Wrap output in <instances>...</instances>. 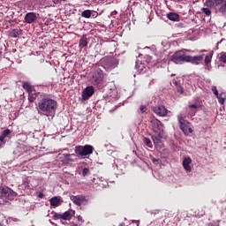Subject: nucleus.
<instances>
[{
    "label": "nucleus",
    "instance_id": "obj_39",
    "mask_svg": "<svg viewBox=\"0 0 226 226\" xmlns=\"http://www.w3.org/2000/svg\"><path fill=\"white\" fill-rule=\"evenodd\" d=\"M212 91H213L214 94H215V96L220 95L218 94L217 88L215 87H212Z\"/></svg>",
    "mask_w": 226,
    "mask_h": 226
},
{
    "label": "nucleus",
    "instance_id": "obj_36",
    "mask_svg": "<svg viewBox=\"0 0 226 226\" xmlns=\"http://www.w3.org/2000/svg\"><path fill=\"white\" fill-rule=\"evenodd\" d=\"M5 138L6 137H3L2 135L0 136V147L2 145H4L6 143Z\"/></svg>",
    "mask_w": 226,
    "mask_h": 226
},
{
    "label": "nucleus",
    "instance_id": "obj_11",
    "mask_svg": "<svg viewBox=\"0 0 226 226\" xmlns=\"http://www.w3.org/2000/svg\"><path fill=\"white\" fill-rule=\"evenodd\" d=\"M94 93H95V90L92 86L85 87V89L82 92V100L83 101L89 100Z\"/></svg>",
    "mask_w": 226,
    "mask_h": 226
},
{
    "label": "nucleus",
    "instance_id": "obj_34",
    "mask_svg": "<svg viewBox=\"0 0 226 226\" xmlns=\"http://www.w3.org/2000/svg\"><path fill=\"white\" fill-rule=\"evenodd\" d=\"M11 133V130L10 129H5L4 130V132H2V135L3 137L6 138L8 135H10Z\"/></svg>",
    "mask_w": 226,
    "mask_h": 226
},
{
    "label": "nucleus",
    "instance_id": "obj_24",
    "mask_svg": "<svg viewBox=\"0 0 226 226\" xmlns=\"http://www.w3.org/2000/svg\"><path fill=\"white\" fill-rule=\"evenodd\" d=\"M162 134H158L157 136H152V140L154 145H159L162 139Z\"/></svg>",
    "mask_w": 226,
    "mask_h": 226
},
{
    "label": "nucleus",
    "instance_id": "obj_7",
    "mask_svg": "<svg viewBox=\"0 0 226 226\" xmlns=\"http://www.w3.org/2000/svg\"><path fill=\"white\" fill-rule=\"evenodd\" d=\"M92 80L94 86H99L103 81V72L102 69L95 70Z\"/></svg>",
    "mask_w": 226,
    "mask_h": 226
},
{
    "label": "nucleus",
    "instance_id": "obj_13",
    "mask_svg": "<svg viewBox=\"0 0 226 226\" xmlns=\"http://www.w3.org/2000/svg\"><path fill=\"white\" fill-rule=\"evenodd\" d=\"M189 60L190 61H187L186 63H191L192 64L199 65L200 64H201V62H203L204 56H190Z\"/></svg>",
    "mask_w": 226,
    "mask_h": 226
},
{
    "label": "nucleus",
    "instance_id": "obj_38",
    "mask_svg": "<svg viewBox=\"0 0 226 226\" xmlns=\"http://www.w3.org/2000/svg\"><path fill=\"white\" fill-rule=\"evenodd\" d=\"M147 109V106H143V105L140 106V113L142 114L146 113Z\"/></svg>",
    "mask_w": 226,
    "mask_h": 226
},
{
    "label": "nucleus",
    "instance_id": "obj_3",
    "mask_svg": "<svg viewBox=\"0 0 226 226\" xmlns=\"http://www.w3.org/2000/svg\"><path fill=\"white\" fill-rule=\"evenodd\" d=\"M100 64L106 71L109 72L118 66L119 61L117 60V58H115L114 56H105L100 60Z\"/></svg>",
    "mask_w": 226,
    "mask_h": 226
},
{
    "label": "nucleus",
    "instance_id": "obj_22",
    "mask_svg": "<svg viewBox=\"0 0 226 226\" xmlns=\"http://www.w3.org/2000/svg\"><path fill=\"white\" fill-rule=\"evenodd\" d=\"M23 89L27 92V93H33L34 90H33V87L31 86V84H29L28 82H23Z\"/></svg>",
    "mask_w": 226,
    "mask_h": 226
},
{
    "label": "nucleus",
    "instance_id": "obj_45",
    "mask_svg": "<svg viewBox=\"0 0 226 226\" xmlns=\"http://www.w3.org/2000/svg\"><path fill=\"white\" fill-rule=\"evenodd\" d=\"M119 226H124V223H120Z\"/></svg>",
    "mask_w": 226,
    "mask_h": 226
},
{
    "label": "nucleus",
    "instance_id": "obj_37",
    "mask_svg": "<svg viewBox=\"0 0 226 226\" xmlns=\"http://www.w3.org/2000/svg\"><path fill=\"white\" fill-rule=\"evenodd\" d=\"M176 88H177V91L178 93H180L181 94H184V88L181 86L180 87H177Z\"/></svg>",
    "mask_w": 226,
    "mask_h": 226
},
{
    "label": "nucleus",
    "instance_id": "obj_5",
    "mask_svg": "<svg viewBox=\"0 0 226 226\" xmlns=\"http://www.w3.org/2000/svg\"><path fill=\"white\" fill-rule=\"evenodd\" d=\"M17 197V192L12 191L8 186H0V199L7 200H14Z\"/></svg>",
    "mask_w": 226,
    "mask_h": 226
},
{
    "label": "nucleus",
    "instance_id": "obj_19",
    "mask_svg": "<svg viewBox=\"0 0 226 226\" xmlns=\"http://www.w3.org/2000/svg\"><path fill=\"white\" fill-rule=\"evenodd\" d=\"M151 123L154 126V128H157L159 131H162L163 124L158 120L157 118L152 119Z\"/></svg>",
    "mask_w": 226,
    "mask_h": 226
},
{
    "label": "nucleus",
    "instance_id": "obj_14",
    "mask_svg": "<svg viewBox=\"0 0 226 226\" xmlns=\"http://www.w3.org/2000/svg\"><path fill=\"white\" fill-rule=\"evenodd\" d=\"M88 45L87 37L86 34H83L79 41V49L82 50L83 48H86Z\"/></svg>",
    "mask_w": 226,
    "mask_h": 226
},
{
    "label": "nucleus",
    "instance_id": "obj_6",
    "mask_svg": "<svg viewBox=\"0 0 226 226\" xmlns=\"http://www.w3.org/2000/svg\"><path fill=\"white\" fill-rule=\"evenodd\" d=\"M178 123H179V127H180V130L182 132H184V134L188 136L190 135L191 133H192V128H190L189 126V122L187 120H185L182 115H179L178 117Z\"/></svg>",
    "mask_w": 226,
    "mask_h": 226
},
{
    "label": "nucleus",
    "instance_id": "obj_28",
    "mask_svg": "<svg viewBox=\"0 0 226 226\" xmlns=\"http://www.w3.org/2000/svg\"><path fill=\"white\" fill-rule=\"evenodd\" d=\"M143 142H144V144L147 145V147H149V148H152V147H153L152 141L150 140L149 138L144 137Z\"/></svg>",
    "mask_w": 226,
    "mask_h": 226
},
{
    "label": "nucleus",
    "instance_id": "obj_8",
    "mask_svg": "<svg viewBox=\"0 0 226 226\" xmlns=\"http://www.w3.org/2000/svg\"><path fill=\"white\" fill-rule=\"evenodd\" d=\"M71 200L74 203V205L78 207H81L82 205H87L88 203V200L86 198V196H71Z\"/></svg>",
    "mask_w": 226,
    "mask_h": 226
},
{
    "label": "nucleus",
    "instance_id": "obj_25",
    "mask_svg": "<svg viewBox=\"0 0 226 226\" xmlns=\"http://www.w3.org/2000/svg\"><path fill=\"white\" fill-rule=\"evenodd\" d=\"M51 215H52L53 221L63 220L62 214H58V213L52 211Z\"/></svg>",
    "mask_w": 226,
    "mask_h": 226
},
{
    "label": "nucleus",
    "instance_id": "obj_41",
    "mask_svg": "<svg viewBox=\"0 0 226 226\" xmlns=\"http://www.w3.org/2000/svg\"><path fill=\"white\" fill-rule=\"evenodd\" d=\"M173 84L176 86V87H181V83H179V82H177L176 80L173 81Z\"/></svg>",
    "mask_w": 226,
    "mask_h": 226
},
{
    "label": "nucleus",
    "instance_id": "obj_30",
    "mask_svg": "<svg viewBox=\"0 0 226 226\" xmlns=\"http://www.w3.org/2000/svg\"><path fill=\"white\" fill-rule=\"evenodd\" d=\"M214 56V54L210 53V54H207L205 57V64L206 65H208L210 63H211V60H212V56Z\"/></svg>",
    "mask_w": 226,
    "mask_h": 226
},
{
    "label": "nucleus",
    "instance_id": "obj_27",
    "mask_svg": "<svg viewBox=\"0 0 226 226\" xmlns=\"http://www.w3.org/2000/svg\"><path fill=\"white\" fill-rule=\"evenodd\" d=\"M219 62L226 64V52L222 51L219 54Z\"/></svg>",
    "mask_w": 226,
    "mask_h": 226
},
{
    "label": "nucleus",
    "instance_id": "obj_35",
    "mask_svg": "<svg viewBox=\"0 0 226 226\" xmlns=\"http://www.w3.org/2000/svg\"><path fill=\"white\" fill-rule=\"evenodd\" d=\"M219 12H221L222 14H225L226 13V4H222L221 8H219Z\"/></svg>",
    "mask_w": 226,
    "mask_h": 226
},
{
    "label": "nucleus",
    "instance_id": "obj_47",
    "mask_svg": "<svg viewBox=\"0 0 226 226\" xmlns=\"http://www.w3.org/2000/svg\"><path fill=\"white\" fill-rule=\"evenodd\" d=\"M72 226H79V225H77V224H72Z\"/></svg>",
    "mask_w": 226,
    "mask_h": 226
},
{
    "label": "nucleus",
    "instance_id": "obj_12",
    "mask_svg": "<svg viewBox=\"0 0 226 226\" xmlns=\"http://www.w3.org/2000/svg\"><path fill=\"white\" fill-rule=\"evenodd\" d=\"M36 20H37V15L35 12L31 11L26 14L25 16V23L33 24Z\"/></svg>",
    "mask_w": 226,
    "mask_h": 226
},
{
    "label": "nucleus",
    "instance_id": "obj_31",
    "mask_svg": "<svg viewBox=\"0 0 226 226\" xmlns=\"http://www.w3.org/2000/svg\"><path fill=\"white\" fill-rule=\"evenodd\" d=\"M91 174V171L88 168H84L82 170V176L86 177L87 176H89Z\"/></svg>",
    "mask_w": 226,
    "mask_h": 226
},
{
    "label": "nucleus",
    "instance_id": "obj_23",
    "mask_svg": "<svg viewBox=\"0 0 226 226\" xmlns=\"http://www.w3.org/2000/svg\"><path fill=\"white\" fill-rule=\"evenodd\" d=\"M216 98L218 99L219 104H225V100H226V94L222 93L216 95Z\"/></svg>",
    "mask_w": 226,
    "mask_h": 226
},
{
    "label": "nucleus",
    "instance_id": "obj_17",
    "mask_svg": "<svg viewBox=\"0 0 226 226\" xmlns=\"http://www.w3.org/2000/svg\"><path fill=\"white\" fill-rule=\"evenodd\" d=\"M74 213H75V211H73L72 209L66 211L65 213L62 214V220H64V221H71L72 217V214H74Z\"/></svg>",
    "mask_w": 226,
    "mask_h": 226
},
{
    "label": "nucleus",
    "instance_id": "obj_29",
    "mask_svg": "<svg viewBox=\"0 0 226 226\" xmlns=\"http://www.w3.org/2000/svg\"><path fill=\"white\" fill-rule=\"evenodd\" d=\"M189 109H192L190 111V115H191V116H194L195 113L197 112L198 105L192 104V105L189 106Z\"/></svg>",
    "mask_w": 226,
    "mask_h": 226
},
{
    "label": "nucleus",
    "instance_id": "obj_4",
    "mask_svg": "<svg viewBox=\"0 0 226 226\" xmlns=\"http://www.w3.org/2000/svg\"><path fill=\"white\" fill-rule=\"evenodd\" d=\"M94 153V147L91 145L78 146L74 147V154L78 157L85 158Z\"/></svg>",
    "mask_w": 226,
    "mask_h": 226
},
{
    "label": "nucleus",
    "instance_id": "obj_10",
    "mask_svg": "<svg viewBox=\"0 0 226 226\" xmlns=\"http://www.w3.org/2000/svg\"><path fill=\"white\" fill-rule=\"evenodd\" d=\"M153 111L160 117H165L168 114V109L162 105L153 107Z\"/></svg>",
    "mask_w": 226,
    "mask_h": 226
},
{
    "label": "nucleus",
    "instance_id": "obj_1",
    "mask_svg": "<svg viewBox=\"0 0 226 226\" xmlns=\"http://www.w3.org/2000/svg\"><path fill=\"white\" fill-rule=\"evenodd\" d=\"M58 108L57 101L49 97H43L38 102L36 109L39 114L49 117L50 114L55 113Z\"/></svg>",
    "mask_w": 226,
    "mask_h": 226
},
{
    "label": "nucleus",
    "instance_id": "obj_9",
    "mask_svg": "<svg viewBox=\"0 0 226 226\" xmlns=\"http://www.w3.org/2000/svg\"><path fill=\"white\" fill-rule=\"evenodd\" d=\"M60 161L64 164H69L70 162H75V160L73 158L76 157L75 154H58Z\"/></svg>",
    "mask_w": 226,
    "mask_h": 226
},
{
    "label": "nucleus",
    "instance_id": "obj_42",
    "mask_svg": "<svg viewBox=\"0 0 226 226\" xmlns=\"http://www.w3.org/2000/svg\"><path fill=\"white\" fill-rule=\"evenodd\" d=\"M50 65H51V64L49 63V66H46L44 70H45L46 72H49V68H50Z\"/></svg>",
    "mask_w": 226,
    "mask_h": 226
},
{
    "label": "nucleus",
    "instance_id": "obj_48",
    "mask_svg": "<svg viewBox=\"0 0 226 226\" xmlns=\"http://www.w3.org/2000/svg\"><path fill=\"white\" fill-rule=\"evenodd\" d=\"M0 226H2V224L0 223Z\"/></svg>",
    "mask_w": 226,
    "mask_h": 226
},
{
    "label": "nucleus",
    "instance_id": "obj_16",
    "mask_svg": "<svg viewBox=\"0 0 226 226\" xmlns=\"http://www.w3.org/2000/svg\"><path fill=\"white\" fill-rule=\"evenodd\" d=\"M192 162V160L190 157H187L184 159V162H182V165L184 166V169L186 172H191L192 169L190 164Z\"/></svg>",
    "mask_w": 226,
    "mask_h": 226
},
{
    "label": "nucleus",
    "instance_id": "obj_26",
    "mask_svg": "<svg viewBox=\"0 0 226 226\" xmlns=\"http://www.w3.org/2000/svg\"><path fill=\"white\" fill-rule=\"evenodd\" d=\"M92 15V11L90 10L83 11L81 13L82 18L90 19Z\"/></svg>",
    "mask_w": 226,
    "mask_h": 226
},
{
    "label": "nucleus",
    "instance_id": "obj_44",
    "mask_svg": "<svg viewBox=\"0 0 226 226\" xmlns=\"http://www.w3.org/2000/svg\"><path fill=\"white\" fill-rule=\"evenodd\" d=\"M158 162L157 159H153V163Z\"/></svg>",
    "mask_w": 226,
    "mask_h": 226
},
{
    "label": "nucleus",
    "instance_id": "obj_43",
    "mask_svg": "<svg viewBox=\"0 0 226 226\" xmlns=\"http://www.w3.org/2000/svg\"><path fill=\"white\" fill-rule=\"evenodd\" d=\"M170 1H175V2H177V3H180V2H182L183 0H170Z\"/></svg>",
    "mask_w": 226,
    "mask_h": 226
},
{
    "label": "nucleus",
    "instance_id": "obj_2",
    "mask_svg": "<svg viewBox=\"0 0 226 226\" xmlns=\"http://www.w3.org/2000/svg\"><path fill=\"white\" fill-rule=\"evenodd\" d=\"M187 52H191V50H188L186 49L178 50L170 56V61L173 62L176 64H186L187 61H190V56H187Z\"/></svg>",
    "mask_w": 226,
    "mask_h": 226
},
{
    "label": "nucleus",
    "instance_id": "obj_20",
    "mask_svg": "<svg viewBox=\"0 0 226 226\" xmlns=\"http://www.w3.org/2000/svg\"><path fill=\"white\" fill-rule=\"evenodd\" d=\"M22 34V30L20 28H14L10 33V35L12 38H17L18 36H20Z\"/></svg>",
    "mask_w": 226,
    "mask_h": 226
},
{
    "label": "nucleus",
    "instance_id": "obj_40",
    "mask_svg": "<svg viewBox=\"0 0 226 226\" xmlns=\"http://www.w3.org/2000/svg\"><path fill=\"white\" fill-rule=\"evenodd\" d=\"M208 226H220V223L218 222H214L208 223Z\"/></svg>",
    "mask_w": 226,
    "mask_h": 226
},
{
    "label": "nucleus",
    "instance_id": "obj_32",
    "mask_svg": "<svg viewBox=\"0 0 226 226\" xmlns=\"http://www.w3.org/2000/svg\"><path fill=\"white\" fill-rule=\"evenodd\" d=\"M212 3L214 5L226 4V0H213Z\"/></svg>",
    "mask_w": 226,
    "mask_h": 226
},
{
    "label": "nucleus",
    "instance_id": "obj_33",
    "mask_svg": "<svg viewBox=\"0 0 226 226\" xmlns=\"http://www.w3.org/2000/svg\"><path fill=\"white\" fill-rule=\"evenodd\" d=\"M201 11L203 14H206L207 17L211 15V11L209 8H202Z\"/></svg>",
    "mask_w": 226,
    "mask_h": 226
},
{
    "label": "nucleus",
    "instance_id": "obj_21",
    "mask_svg": "<svg viewBox=\"0 0 226 226\" xmlns=\"http://www.w3.org/2000/svg\"><path fill=\"white\" fill-rule=\"evenodd\" d=\"M38 95H39V93H37V92H34V91L29 92V93H28V101H29L31 103H33V102L36 100V98L38 97Z\"/></svg>",
    "mask_w": 226,
    "mask_h": 226
},
{
    "label": "nucleus",
    "instance_id": "obj_46",
    "mask_svg": "<svg viewBox=\"0 0 226 226\" xmlns=\"http://www.w3.org/2000/svg\"><path fill=\"white\" fill-rule=\"evenodd\" d=\"M39 197L41 198L42 197V193H40Z\"/></svg>",
    "mask_w": 226,
    "mask_h": 226
},
{
    "label": "nucleus",
    "instance_id": "obj_15",
    "mask_svg": "<svg viewBox=\"0 0 226 226\" xmlns=\"http://www.w3.org/2000/svg\"><path fill=\"white\" fill-rule=\"evenodd\" d=\"M166 18L173 22H179L181 19L180 16L177 12H169Z\"/></svg>",
    "mask_w": 226,
    "mask_h": 226
},
{
    "label": "nucleus",
    "instance_id": "obj_18",
    "mask_svg": "<svg viewBox=\"0 0 226 226\" xmlns=\"http://www.w3.org/2000/svg\"><path fill=\"white\" fill-rule=\"evenodd\" d=\"M50 206L53 207H57L60 206V199L57 196L52 197L49 200Z\"/></svg>",
    "mask_w": 226,
    "mask_h": 226
}]
</instances>
